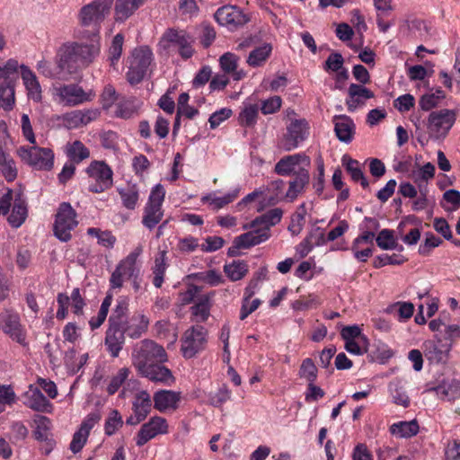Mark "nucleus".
Returning a JSON list of instances; mask_svg holds the SVG:
<instances>
[{
    "mask_svg": "<svg viewBox=\"0 0 460 460\" xmlns=\"http://www.w3.org/2000/svg\"><path fill=\"white\" fill-rule=\"evenodd\" d=\"M21 75L30 100L40 102L42 90L35 73L27 66H19L15 59H9L0 66V107L11 110L15 102L14 89Z\"/></svg>",
    "mask_w": 460,
    "mask_h": 460,
    "instance_id": "obj_1",
    "label": "nucleus"
},
{
    "mask_svg": "<svg viewBox=\"0 0 460 460\" xmlns=\"http://www.w3.org/2000/svg\"><path fill=\"white\" fill-rule=\"evenodd\" d=\"M100 36L93 34L87 42L64 44L58 51V64L67 75L89 66L100 53Z\"/></svg>",
    "mask_w": 460,
    "mask_h": 460,
    "instance_id": "obj_2",
    "label": "nucleus"
},
{
    "mask_svg": "<svg viewBox=\"0 0 460 460\" xmlns=\"http://www.w3.org/2000/svg\"><path fill=\"white\" fill-rule=\"evenodd\" d=\"M282 216V209L275 208L257 217L251 223L243 225V228L250 231L234 238L229 253L234 255L235 250L248 249L266 242L270 236V227L279 224Z\"/></svg>",
    "mask_w": 460,
    "mask_h": 460,
    "instance_id": "obj_3",
    "label": "nucleus"
},
{
    "mask_svg": "<svg viewBox=\"0 0 460 460\" xmlns=\"http://www.w3.org/2000/svg\"><path fill=\"white\" fill-rule=\"evenodd\" d=\"M132 364L140 374L155 362H165L164 349L151 340H143L135 344L131 355Z\"/></svg>",
    "mask_w": 460,
    "mask_h": 460,
    "instance_id": "obj_4",
    "label": "nucleus"
},
{
    "mask_svg": "<svg viewBox=\"0 0 460 460\" xmlns=\"http://www.w3.org/2000/svg\"><path fill=\"white\" fill-rule=\"evenodd\" d=\"M113 1L93 0L91 3L82 6L77 14L79 24L84 28H91L92 35L97 34L99 36L101 24L110 14Z\"/></svg>",
    "mask_w": 460,
    "mask_h": 460,
    "instance_id": "obj_5",
    "label": "nucleus"
},
{
    "mask_svg": "<svg viewBox=\"0 0 460 460\" xmlns=\"http://www.w3.org/2000/svg\"><path fill=\"white\" fill-rule=\"evenodd\" d=\"M456 120V114L454 110L441 109L431 111L426 123L430 139L435 141L445 139Z\"/></svg>",
    "mask_w": 460,
    "mask_h": 460,
    "instance_id": "obj_6",
    "label": "nucleus"
},
{
    "mask_svg": "<svg viewBox=\"0 0 460 460\" xmlns=\"http://www.w3.org/2000/svg\"><path fill=\"white\" fill-rule=\"evenodd\" d=\"M77 213L68 202H62L57 211L54 222V235L61 242L72 238L71 232L77 226Z\"/></svg>",
    "mask_w": 460,
    "mask_h": 460,
    "instance_id": "obj_7",
    "label": "nucleus"
},
{
    "mask_svg": "<svg viewBox=\"0 0 460 460\" xmlns=\"http://www.w3.org/2000/svg\"><path fill=\"white\" fill-rule=\"evenodd\" d=\"M141 253L142 247L137 246L118 263L110 279L111 288H121L126 279H138L140 270L137 261Z\"/></svg>",
    "mask_w": 460,
    "mask_h": 460,
    "instance_id": "obj_8",
    "label": "nucleus"
},
{
    "mask_svg": "<svg viewBox=\"0 0 460 460\" xmlns=\"http://www.w3.org/2000/svg\"><path fill=\"white\" fill-rule=\"evenodd\" d=\"M153 61V53L148 47H140L132 51L129 58L127 79L130 84L140 83L146 76Z\"/></svg>",
    "mask_w": 460,
    "mask_h": 460,
    "instance_id": "obj_9",
    "label": "nucleus"
},
{
    "mask_svg": "<svg viewBox=\"0 0 460 460\" xmlns=\"http://www.w3.org/2000/svg\"><path fill=\"white\" fill-rule=\"evenodd\" d=\"M164 196L165 190L161 184L155 185L151 190L142 217V224L149 230H152L164 217L162 205Z\"/></svg>",
    "mask_w": 460,
    "mask_h": 460,
    "instance_id": "obj_10",
    "label": "nucleus"
},
{
    "mask_svg": "<svg viewBox=\"0 0 460 460\" xmlns=\"http://www.w3.org/2000/svg\"><path fill=\"white\" fill-rule=\"evenodd\" d=\"M85 172L89 178L94 181L88 187L90 192L102 193L112 186L113 172L105 162L93 161Z\"/></svg>",
    "mask_w": 460,
    "mask_h": 460,
    "instance_id": "obj_11",
    "label": "nucleus"
},
{
    "mask_svg": "<svg viewBox=\"0 0 460 460\" xmlns=\"http://www.w3.org/2000/svg\"><path fill=\"white\" fill-rule=\"evenodd\" d=\"M0 329L12 341L26 345V331L21 323L20 314L12 308H4L0 313Z\"/></svg>",
    "mask_w": 460,
    "mask_h": 460,
    "instance_id": "obj_12",
    "label": "nucleus"
},
{
    "mask_svg": "<svg viewBox=\"0 0 460 460\" xmlns=\"http://www.w3.org/2000/svg\"><path fill=\"white\" fill-rule=\"evenodd\" d=\"M22 160L37 170L49 171L54 164V154L51 149L32 146H22L18 150Z\"/></svg>",
    "mask_w": 460,
    "mask_h": 460,
    "instance_id": "obj_13",
    "label": "nucleus"
},
{
    "mask_svg": "<svg viewBox=\"0 0 460 460\" xmlns=\"http://www.w3.org/2000/svg\"><path fill=\"white\" fill-rule=\"evenodd\" d=\"M208 331L201 325H194L186 330L181 337V351L185 358H191L204 349Z\"/></svg>",
    "mask_w": 460,
    "mask_h": 460,
    "instance_id": "obj_14",
    "label": "nucleus"
},
{
    "mask_svg": "<svg viewBox=\"0 0 460 460\" xmlns=\"http://www.w3.org/2000/svg\"><path fill=\"white\" fill-rule=\"evenodd\" d=\"M54 100L63 106H76L88 100L84 89L75 84H59L52 89Z\"/></svg>",
    "mask_w": 460,
    "mask_h": 460,
    "instance_id": "obj_15",
    "label": "nucleus"
},
{
    "mask_svg": "<svg viewBox=\"0 0 460 460\" xmlns=\"http://www.w3.org/2000/svg\"><path fill=\"white\" fill-rule=\"evenodd\" d=\"M308 136L307 122L305 119H295L287 128V133L279 143V147L290 152L302 143Z\"/></svg>",
    "mask_w": 460,
    "mask_h": 460,
    "instance_id": "obj_16",
    "label": "nucleus"
},
{
    "mask_svg": "<svg viewBox=\"0 0 460 460\" xmlns=\"http://www.w3.org/2000/svg\"><path fill=\"white\" fill-rule=\"evenodd\" d=\"M311 165V159L304 153L285 155L274 166V172L280 176H296L297 170Z\"/></svg>",
    "mask_w": 460,
    "mask_h": 460,
    "instance_id": "obj_17",
    "label": "nucleus"
},
{
    "mask_svg": "<svg viewBox=\"0 0 460 460\" xmlns=\"http://www.w3.org/2000/svg\"><path fill=\"white\" fill-rule=\"evenodd\" d=\"M168 431L167 420L163 417L154 416L141 426L136 437V444L142 447L156 436L167 434Z\"/></svg>",
    "mask_w": 460,
    "mask_h": 460,
    "instance_id": "obj_18",
    "label": "nucleus"
},
{
    "mask_svg": "<svg viewBox=\"0 0 460 460\" xmlns=\"http://www.w3.org/2000/svg\"><path fill=\"white\" fill-rule=\"evenodd\" d=\"M215 19L223 26H230L233 29L244 25L248 21L246 14L238 7L225 5L217 10Z\"/></svg>",
    "mask_w": 460,
    "mask_h": 460,
    "instance_id": "obj_19",
    "label": "nucleus"
},
{
    "mask_svg": "<svg viewBox=\"0 0 460 460\" xmlns=\"http://www.w3.org/2000/svg\"><path fill=\"white\" fill-rule=\"evenodd\" d=\"M163 40L179 48L180 55L187 59L194 52L192 48L193 39L185 31L168 30L163 36Z\"/></svg>",
    "mask_w": 460,
    "mask_h": 460,
    "instance_id": "obj_20",
    "label": "nucleus"
},
{
    "mask_svg": "<svg viewBox=\"0 0 460 460\" xmlns=\"http://www.w3.org/2000/svg\"><path fill=\"white\" fill-rule=\"evenodd\" d=\"M374 96V93L364 85L350 84L346 100L348 111L350 112L355 111L358 107L365 105L367 100Z\"/></svg>",
    "mask_w": 460,
    "mask_h": 460,
    "instance_id": "obj_21",
    "label": "nucleus"
},
{
    "mask_svg": "<svg viewBox=\"0 0 460 460\" xmlns=\"http://www.w3.org/2000/svg\"><path fill=\"white\" fill-rule=\"evenodd\" d=\"M162 363L163 362H155L142 371L140 375L154 383H159L170 386L175 382V377L172 371L165 366L162 365Z\"/></svg>",
    "mask_w": 460,
    "mask_h": 460,
    "instance_id": "obj_22",
    "label": "nucleus"
},
{
    "mask_svg": "<svg viewBox=\"0 0 460 460\" xmlns=\"http://www.w3.org/2000/svg\"><path fill=\"white\" fill-rule=\"evenodd\" d=\"M25 405L30 409L40 412H51L52 403L44 396L39 387L30 385L25 393Z\"/></svg>",
    "mask_w": 460,
    "mask_h": 460,
    "instance_id": "obj_23",
    "label": "nucleus"
},
{
    "mask_svg": "<svg viewBox=\"0 0 460 460\" xmlns=\"http://www.w3.org/2000/svg\"><path fill=\"white\" fill-rule=\"evenodd\" d=\"M122 326L110 324L106 331L104 343L108 352L111 357L119 356L125 343V334L122 332Z\"/></svg>",
    "mask_w": 460,
    "mask_h": 460,
    "instance_id": "obj_24",
    "label": "nucleus"
},
{
    "mask_svg": "<svg viewBox=\"0 0 460 460\" xmlns=\"http://www.w3.org/2000/svg\"><path fill=\"white\" fill-rule=\"evenodd\" d=\"M310 174L307 168H301L297 170L296 175L288 181V188L283 196L284 199L288 201H294L299 194H301L305 187L309 184Z\"/></svg>",
    "mask_w": 460,
    "mask_h": 460,
    "instance_id": "obj_25",
    "label": "nucleus"
},
{
    "mask_svg": "<svg viewBox=\"0 0 460 460\" xmlns=\"http://www.w3.org/2000/svg\"><path fill=\"white\" fill-rule=\"evenodd\" d=\"M148 318L143 314H135L122 324V332L131 339H137L147 330Z\"/></svg>",
    "mask_w": 460,
    "mask_h": 460,
    "instance_id": "obj_26",
    "label": "nucleus"
},
{
    "mask_svg": "<svg viewBox=\"0 0 460 460\" xmlns=\"http://www.w3.org/2000/svg\"><path fill=\"white\" fill-rule=\"evenodd\" d=\"M154 407L163 412L167 410H175L181 400V393L172 390H159L154 394Z\"/></svg>",
    "mask_w": 460,
    "mask_h": 460,
    "instance_id": "obj_27",
    "label": "nucleus"
},
{
    "mask_svg": "<svg viewBox=\"0 0 460 460\" xmlns=\"http://www.w3.org/2000/svg\"><path fill=\"white\" fill-rule=\"evenodd\" d=\"M334 131L338 139L344 143L351 142L355 132V124L353 120L346 116H335L333 119Z\"/></svg>",
    "mask_w": 460,
    "mask_h": 460,
    "instance_id": "obj_28",
    "label": "nucleus"
},
{
    "mask_svg": "<svg viewBox=\"0 0 460 460\" xmlns=\"http://www.w3.org/2000/svg\"><path fill=\"white\" fill-rule=\"evenodd\" d=\"M145 0H117L115 3V19L124 22L131 16L143 4Z\"/></svg>",
    "mask_w": 460,
    "mask_h": 460,
    "instance_id": "obj_29",
    "label": "nucleus"
},
{
    "mask_svg": "<svg viewBox=\"0 0 460 460\" xmlns=\"http://www.w3.org/2000/svg\"><path fill=\"white\" fill-rule=\"evenodd\" d=\"M435 171V165L428 162L418 170L411 172L410 176L417 184L420 193H422V190H427L428 181L434 178Z\"/></svg>",
    "mask_w": 460,
    "mask_h": 460,
    "instance_id": "obj_30",
    "label": "nucleus"
},
{
    "mask_svg": "<svg viewBox=\"0 0 460 460\" xmlns=\"http://www.w3.org/2000/svg\"><path fill=\"white\" fill-rule=\"evenodd\" d=\"M37 70L43 76L51 79H67V74L65 68H61L58 64V55L57 56V65L53 66L50 62L41 59L37 62Z\"/></svg>",
    "mask_w": 460,
    "mask_h": 460,
    "instance_id": "obj_31",
    "label": "nucleus"
},
{
    "mask_svg": "<svg viewBox=\"0 0 460 460\" xmlns=\"http://www.w3.org/2000/svg\"><path fill=\"white\" fill-rule=\"evenodd\" d=\"M140 106L141 102L135 97L123 99L116 105L115 116L128 119L137 114Z\"/></svg>",
    "mask_w": 460,
    "mask_h": 460,
    "instance_id": "obj_32",
    "label": "nucleus"
},
{
    "mask_svg": "<svg viewBox=\"0 0 460 460\" xmlns=\"http://www.w3.org/2000/svg\"><path fill=\"white\" fill-rule=\"evenodd\" d=\"M342 165L345 167L348 173L350 175L351 180L356 182H360L364 189L368 187V181L366 179L358 161L352 159L345 155L341 159Z\"/></svg>",
    "mask_w": 460,
    "mask_h": 460,
    "instance_id": "obj_33",
    "label": "nucleus"
},
{
    "mask_svg": "<svg viewBox=\"0 0 460 460\" xmlns=\"http://www.w3.org/2000/svg\"><path fill=\"white\" fill-rule=\"evenodd\" d=\"M390 433L398 438H408L415 436L419 432V424L413 420L411 421H399L394 423L389 428Z\"/></svg>",
    "mask_w": 460,
    "mask_h": 460,
    "instance_id": "obj_34",
    "label": "nucleus"
},
{
    "mask_svg": "<svg viewBox=\"0 0 460 460\" xmlns=\"http://www.w3.org/2000/svg\"><path fill=\"white\" fill-rule=\"evenodd\" d=\"M13 202V207L7 220L9 224L14 227H20L27 217V207L25 201L21 198V194H17Z\"/></svg>",
    "mask_w": 460,
    "mask_h": 460,
    "instance_id": "obj_35",
    "label": "nucleus"
},
{
    "mask_svg": "<svg viewBox=\"0 0 460 460\" xmlns=\"http://www.w3.org/2000/svg\"><path fill=\"white\" fill-rule=\"evenodd\" d=\"M151 409L152 400L149 394L146 391L137 394L132 403L133 413L137 415L140 420H144L150 413Z\"/></svg>",
    "mask_w": 460,
    "mask_h": 460,
    "instance_id": "obj_36",
    "label": "nucleus"
},
{
    "mask_svg": "<svg viewBox=\"0 0 460 460\" xmlns=\"http://www.w3.org/2000/svg\"><path fill=\"white\" fill-rule=\"evenodd\" d=\"M325 243L324 234L317 228L310 233L297 246V252L301 257H305L314 246H320Z\"/></svg>",
    "mask_w": 460,
    "mask_h": 460,
    "instance_id": "obj_37",
    "label": "nucleus"
},
{
    "mask_svg": "<svg viewBox=\"0 0 460 460\" xmlns=\"http://www.w3.org/2000/svg\"><path fill=\"white\" fill-rule=\"evenodd\" d=\"M434 390L440 399L446 401H454L460 396V384L456 381L443 382Z\"/></svg>",
    "mask_w": 460,
    "mask_h": 460,
    "instance_id": "obj_38",
    "label": "nucleus"
},
{
    "mask_svg": "<svg viewBox=\"0 0 460 460\" xmlns=\"http://www.w3.org/2000/svg\"><path fill=\"white\" fill-rule=\"evenodd\" d=\"M66 155L73 163L79 164L90 156L89 149L79 140L66 145Z\"/></svg>",
    "mask_w": 460,
    "mask_h": 460,
    "instance_id": "obj_39",
    "label": "nucleus"
},
{
    "mask_svg": "<svg viewBox=\"0 0 460 460\" xmlns=\"http://www.w3.org/2000/svg\"><path fill=\"white\" fill-rule=\"evenodd\" d=\"M272 48L270 44H263L254 49L248 56L247 63L252 67L262 66L270 56Z\"/></svg>",
    "mask_w": 460,
    "mask_h": 460,
    "instance_id": "obj_40",
    "label": "nucleus"
},
{
    "mask_svg": "<svg viewBox=\"0 0 460 460\" xmlns=\"http://www.w3.org/2000/svg\"><path fill=\"white\" fill-rule=\"evenodd\" d=\"M128 302L126 298H119L117 301L116 306L113 309L111 316L109 317V323L114 325L124 324V322L128 319Z\"/></svg>",
    "mask_w": 460,
    "mask_h": 460,
    "instance_id": "obj_41",
    "label": "nucleus"
},
{
    "mask_svg": "<svg viewBox=\"0 0 460 460\" xmlns=\"http://www.w3.org/2000/svg\"><path fill=\"white\" fill-rule=\"evenodd\" d=\"M118 192L123 206L128 209H135L139 198L138 189L136 185H128L124 188H119Z\"/></svg>",
    "mask_w": 460,
    "mask_h": 460,
    "instance_id": "obj_42",
    "label": "nucleus"
},
{
    "mask_svg": "<svg viewBox=\"0 0 460 460\" xmlns=\"http://www.w3.org/2000/svg\"><path fill=\"white\" fill-rule=\"evenodd\" d=\"M191 312L196 317L197 322L207 321L210 312V296L208 295L199 296L196 304L191 307Z\"/></svg>",
    "mask_w": 460,
    "mask_h": 460,
    "instance_id": "obj_43",
    "label": "nucleus"
},
{
    "mask_svg": "<svg viewBox=\"0 0 460 460\" xmlns=\"http://www.w3.org/2000/svg\"><path fill=\"white\" fill-rule=\"evenodd\" d=\"M224 271L232 281H237L246 275L248 265L243 261H234L232 263L224 266Z\"/></svg>",
    "mask_w": 460,
    "mask_h": 460,
    "instance_id": "obj_44",
    "label": "nucleus"
},
{
    "mask_svg": "<svg viewBox=\"0 0 460 460\" xmlns=\"http://www.w3.org/2000/svg\"><path fill=\"white\" fill-rule=\"evenodd\" d=\"M34 437L37 440H48L51 429V420L43 415H36L34 418Z\"/></svg>",
    "mask_w": 460,
    "mask_h": 460,
    "instance_id": "obj_45",
    "label": "nucleus"
},
{
    "mask_svg": "<svg viewBox=\"0 0 460 460\" xmlns=\"http://www.w3.org/2000/svg\"><path fill=\"white\" fill-rule=\"evenodd\" d=\"M112 302V296L107 295L102 302L101 307L96 316H93L89 321V325L92 330L98 329L106 320L110 306Z\"/></svg>",
    "mask_w": 460,
    "mask_h": 460,
    "instance_id": "obj_46",
    "label": "nucleus"
},
{
    "mask_svg": "<svg viewBox=\"0 0 460 460\" xmlns=\"http://www.w3.org/2000/svg\"><path fill=\"white\" fill-rule=\"evenodd\" d=\"M389 392L393 399V402L402 407H408L410 400L399 380L392 381L389 384Z\"/></svg>",
    "mask_w": 460,
    "mask_h": 460,
    "instance_id": "obj_47",
    "label": "nucleus"
},
{
    "mask_svg": "<svg viewBox=\"0 0 460 460\" xmlns=\"http://www.w3.org/2000/svg\"><path fill=\"white\" fill-rule=\"evenodd\" d=\"M237 194L238 191H233L231 193L218 197L215 193H210L207 196H204L201 200L213 206L214 208L218 209L234 201L237 197Z\"/></svg>",
    "mask_w": 460,
    "mask_h": 460,
    "instance_id": "obj_48",
    "label": "nucleus"
},
{
    "mask_svg": "<svg viewBox=\"0 0 460 460\" xmlns=\"http://www.w3.org/2000/svg\"><path fill=\"white\" fill-rule=\"evenodd\" d=\"M254 292L250 289L248 287L245 290V297L243 300L241 311H240V319L244 320L248 317L249 314L253 313L261 305V300L259 298H255L252 301H250V298L253 296Z\"/></svg>",
    "mask_w": 460,
    "mask_h": 460,
    "instance_id": "obj_49",
    "label": "nucleus"
},
{
    "mask_svg": "<svg viewBox=\"0 0 460 460\" xmlns=\"http://www.w3.org/2000/svg\"><path fill=\"white\" fill-rule=\"evenodd\" d=\"M376 244L382 250H393L398 245L397 240L394 235V231L390 229L381 230L376 238Z\"/></svg>",
    "mask_w": 460,
    "mask_h": 460,
    "instance_id": "obj_50",
    "label": "nucleus"
},
{
    "mask_svg": "<svg viewBox=\"0 0 460 460\" xmlns=\"http://www.w3.org/2000/svg\"><path fill=\"white\" fill-rule=\"evenodd\" d=\"M123 420L117 410H112L105 420L104 431L107 436H112L123 426Z\"/></svg>",
    "mask_w": 460,
    "mask_h": 460,
    "instance_id": "obj_51",
    "label": "nucleus"
},
{
    "mask_svg": "<svg viewBox=\"0 0 460 460\" xmlns=\"http://www.w3.org/2000/svg\"><path fill=\"white\" fill-rule=\"evenodd\" d=\"M0 169L4 177L8 181H13L17 176V169L14 161L5 153L2 154Z\"/></svg>",
    "mask_w": 460,
    "mask_h": 460,
    "instance_id": "obj_52",
    "label": "nucleus"
},
{
    "mask_svg": "<svg viewBox=\"0 0 460 460\" xmlns=\"http://www.w3.org/2000/svg\"><path fill=\"white\" fill-rule=\"evenodd\" d=\"M258 116V106L249 104L244 106L239 114V122L243 127H251L256 123Z\"/></svg>",
    "mask_w": 460,
    "mask_h": 460,
    "instance_id": "obj_53",
    "label": "nucleus"
},
{
    "mask_svg": "<svg viewBox=\"0 0 460 460\" xmlns=\"http://www.w3.org/2000/svg\"><path fill=\"white\" fill-rule=\"evenodd\" d=\"M299 376L306 379L308 384L315 382L317 378V368L311 358H307L303 360L299 369Z\"/></svg>",
    "mask_w": 460,
    "mask_h": 460,
    "instance_id": "obj_54",
    "label": "nucleus"
},
{
    "mask_svg": "<svg viewBox=\"0 0 460 460\" xmlns=\"http://www.w3.org/2000/svg\"><path fill=\"white\" fill-rule=\"evenodd\" d=\"M129 370L127 367L120 368L118 373L112 376L111 379V382L107 387V392L110 394H114L119 387L122 385V384L126 381V379L128 377Z\"/></svg>",
    "mask_w": 460,
    "mask_h": 460,
    "instance_id": "obj_55",
    "label": "nucleus"
},
{
    "mask_svg": "<svg viewBox=\"0 0 460 460\" xmlns=\"http://www.w3.org/2000/svg\"><path fill=\"white\" fill-rule=\"evenodd\" d=\"M123 36L121 34H117L114 36L111 45L109 50V58L111 62V65L114 66L118 60L119 59L122 53V46H123Z\"/></svg>",
    "mask_w": 460,
    "mask_h": 460,
    "instance_id": "obj_56",
    "label": "nucleus"
},
{
    "mask_svg": "<svg viewBox=\"0 0 460 460\" xmlns=\"http://www.w3.org/2000/svg\"><path fill=\"white\" fill-rule=\"evenodd\" d=\"M239 58L231 52H226L219 58V63L222 70L225 73L230 74L234 72L237 68Z\"/></svg>",
    "mask_w": 460,
    "mask_h": 460,
    "instance_id": "obj_57",
    "label": "nucleus"
},
{
    "mask_svg": "<svg viewBox=\"0 0 460 460\" xmlns=\"http://www.w3.org/2000/svg\"><path fill=\"white\" fill-rule=\"evenodd\" d=\"M404 259L402 257L393 254H381L376 256L373 261V266L376 269L382 268L385 265H400L404 262Z\"/></svg>",
    "mask_w": 460,
    "mask_h": 460,
    "instance_id": "obj_58",
    "label": "nucleus"
},
{
    "mask_svg": "<svg viewBox=\"0 0 460 460\" xmlns=\"http://www.w3.org/2000/svg\"><path fill=\"white\" fill-rule=\"evenodd\" d=\"M230 396L231 392L223 385L216 393L209 394V403L214 407H220L230 399Z\"/></svg>",
    "mask_w": 460,
    "mask_h": 460,
    "instance_id": "obj_59",
    "label": "nucleus"
},
{
    "mask_svg": "<svg viewBox=\"0 0 460 460\" xmlns=\"http://www.w3.org/2000/svg\"><path fill=\"white\" fill-rule=\"evenodd\" d=\"M425 235L424 243L420 244L419 247V252L421 255H428L431 249L436 248L442 243V240L430 232L426 233Z\"/></svg>",
    "mask_w": 460,
    "mask_h": 460,
    "instance_id": "obj_60",
    "label": "nucleus"
},
{
    "mask_svg": "<svg viewBox=\"0 0 460 460\" xmlns=\"http://www.w3.org/2000/svg\"><path fill=\"white\" fill-rule=\"evenodd\" d=\"M415 99L410 93H405L398 98H396L394 102V106L400 112H406L410 111L412 107H414Z\"/></svg>",
    "mask_w": 460,
    "mask_h": 460,
    "instance_id": "obj_61",
    "label": "nucleus"
},
{
    "mask_svg": "<svg viewBox=\"0 0 460 460\" xmlns=\"http://www.w3.org/2000/svg\"><path fill=\"white\" fill-rule=\"evenodd\" d=\"M65 125L69 128H76L84 125L83 111H74L64 115Z\"/></svg>",
    "mask_w": 460,
    "mask_h": 460,
    "instance_id": "obj_62",
    "label": "nucleus"
},
{
    "mask_svg": "<svg viewBox=\"0 0 460 460\" xmlns=\"http://www.w3.org/2000/svg\"><path fill=\"white\" fill-rule=\"evenodd\" d=\"M232 115V110L228 108H222L219 111L212 113L208 119L211 128H217L222 122L226 120Z\"/></svg>",
    "mask_w": 460,
    "mask_h": 460,
    "instance_id": "obj_63",
    "label": "nucleus"
},
{
    "mask_svg": "<svg viewBox=\"0 0 460 460\" xmlns=\"http://www.w3.org/2000/svg\"><path fill=\"white\" fill-rule=\"evenodd\" d=\"M88 437V433H85L79 429L73 436L70 443V450L75 454L80 452L85 445Z\"/></svg>",
    "mask_w": 460,
    "mask_h": 460,
    "instance_id": "obj_64",
    "label": "nucleus"
}]
</instances>
